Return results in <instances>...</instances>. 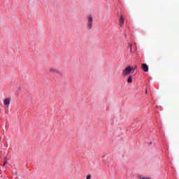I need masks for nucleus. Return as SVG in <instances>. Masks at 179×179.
I'll use <instances>...</instances> for the list:
<instances>
[{
	"label": "nucleus",
	"instance_id": "obj_1",
	"mask_svg": "<svg viewBox=\"0 0 179 179\" xmlns=\"http://www.w3.org/2000/svg\"><path fill=\"white\" fill-rule=\"evenodd\" d=\"M132 71L134 72V69L131 68V66H127L124 69L122 76L124 77H127V76L130 75Z\"/></svg>",
	"mask_w": 179,
	"mask_h": 179
},
{
	"label": "nucleus",
	"instance_id": "obj_2",
	"mask_svg": "<svg viewBox=\"0 0 179 179\" xmlns=\"http://www.w3.org/2000/svg\"><path fill=\"white\" fill-rule=\"evenodd\" d=\"M93 20H94V17L92 15H89L87 17V28L89 30H91L93 27Z\"/></svg>",
	"mask_w": 179,
	"mask_h": 179
},
{
	"label": "nucleus",
	"instance_id": "obj_3",
	"mask_svg": "<svg viewBox=\"0 0 179 179\" xmlns=\"http://www.w3.org/2000/svg\"><path fill=\"white\" fill-rule=\"evenodd\" d=\"M50 71L52 73L55 74V75H61L60 71H59V70H57V69H55V68H51V69H50Z\"/></svg>",
	"mask_w": 179,
	"mask_h": 179
},
{
	"label": "nucleus",
	"instance_id": "obj_4",
	"mask_svg": "<svg viewBox=\"0 0 179 179\" xmlns=\"http://www.w3.org/2000/svg\"><path fill=\"white\" fill-rule=\"evenodd\" d=\"M141 68L144 72H148L149 71V67L146 64H142Z\"/></svg>",
	"mask_w": 179,
	"mask_h": 179
},
{
	"label": "nucleus",
	"instance_id": "obj_5",
	"mask_svg": "<svg viewBox=\"0 0 179 179\" xmlns=\"http://www.w3.org/2000/svg\"><path fill=\"white\" fill-rule=\"evenodd\" d=\"M10 103V98H6L4 100H3V104L5 106H7V108L9 107V105Z\"/></svg>",
	"mask_w": 179,
	"mask_h": 179
},
{
	"label": "nucleus",
	"instance_id": "obj_6",
	"mask_svg": "<svg viewBox=\"0 0 179 179\" xmlns=\"http://www.w3.org/2000/svg\"><path fill=\"white\" fill-rule=\"evenodd\" d=\"M124 24V18L122 15H121L120 19V27H122Z\"/></svg>",
	"mask_w": 179,
	"mask_h": 179
},
{
	"label": "nucleus",
	"instance_id": "obj_7",
	"mask_svg": "<svg viewBox=\"0 0 179 179\" xmlns=\"http://www.w3.org/2000/svg\"><path fill=\"white\" fill-rule=\"evenodd\" d=\"M127 83H132V76H130L128 78Z\"/></svg>",
	"mask_w": 179,
	"mask_h": 179
},
{
	"label": "nucleus",
	"instance_id": "obj_8",
	"mask_svg": "<svg viewBox=\"0 0 179 179\" xmlns=\"http://www.w3.org/2000/svg\"><path fill=\"white\" fill-rule=\"evenodd\" d=\"M147 178L143 176H138V179H146Z\"/></svg>",
	"mask_w": 179,
	"mask_h": 179
},
{
	"label": "nucleus",
	"instance_id": "obj_9",
	"mask_svg": "<svg viewBox=\"0 0 179 179\" xmlns=\"http://www.w3.org/2000/svg\"><path fill=\"white\" fill-rule=\"evenodd\" d=\"M92 178V176L90 175H88L86 178V179H91Z\"/></svg>",
	"mask_w": 179,
	"mask_h": 179
},
{
	"label": "nucleus",
	"instance_id": "obj_10",
	"mask_svg": "<svg viewBox=\"0 0 179 179\" xmlns=\"http://www.w3.org/2000/svg\"><path fill=\"white\" fill-rule=\"evenodd\" d=\"M136 68H137V66H136L135 68L134 69V70L136 69Z\"/></svg>",
	"mask_w": 179,
	"mask_h": 179
},
{
	"label": "nucleus",
	"instance_id": "obj_11",
	"mask_svg": "<svg viewBox=\"0 0 179 179\" xmlns=\"http://www.w3.org/2000/svg\"><path fill=\"white\" fill-rule=\"evenodd\" d=\"M6 163L5 162V163L3 164V166H5V165H6Z\"/></svg>",
	"mask_w": 179,
	"mask_h": 179
},
{
	"label": "nucleus",
	"instance_id": "obj_12",
	"mask_svg": "<svg viewBox=\"0 0 179 179\" xmlns=\"http://www.w3.org/2000/svg\"><path fill=\"white\" fill-rule=\"evenodd\" d=\"M146 179H151V178H147Z\"/></svg>",
	"mask_w": 179,
	"mask_h": 179
},
{
	"label": "nucleus",
	"instance_id": "obj_13",
	"mask_svg": "<svg viewBox=\"0 0 179 179\" xmlns=\"http://www.w3.org/2000/svg\"><path fill=\"white\" fill-rule=\"evenodd\" d=\"M132 51L131 48V52Z\"/></svg>",
	"mask_w": 179,
	"mask_h": 179
}]
</instances>
